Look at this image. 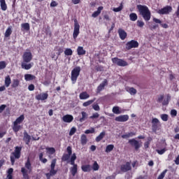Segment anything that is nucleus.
I'll list each match as a JSON object with an SVG mask.
<instances>
[{"mask_svg": "<svg viewBox=\"0 0 179 179\" xmlns=\"http://www.w3.org/2000/svg\"><path fill=\"white\" fill-rule=\"evenodd\" d=\"M137 9L138 10L140 15L143 17L144 20L146 22H149V20H150L151 13L148 6L139 4L137 6Z\"/></svg>", "mask_w": 179, "mask_h": 179, "instance_id": "nucleus-1", "label": "nucleus"}, {"mask_svg": "<svg viewBox=\"0 0 179 179\" xmlns=\"http://www.w3.org/2000/svg\"><path fill=\"white\" fill-rule=\"evenodd\" d=\"M31 163L30 162V159L28 158L25 162L24 167L21 168V173L24 179H29V174L31 173Z\"/></svg>", "mask_w": 179, "mask_h": 179, "instance_id": "nucleus-2", "label": "nucleus"}, {"mask_svg": "<svg viewBox=\"0 0 179 179\" xmlns=\"http://www.w3.org/2000/svg\"><path fill=\"white\" fill-rule=\"evenodd\" d=\"M75 160H76V154L73 153L70 159V164L73 166L70 168V171L73 177H75L78 173V164H75Z\"/></svg>", "mask_w": 179, "mask_h": 179, "instance_id": "nucleus-3", "label": "nucleus"}, {"mask_svg": "<svg viewBox=\"0 0 179 179\" xmlns=\"http://www.w3.org/2000/svg\"><path fill=\"white\" fill-rule=\"evenodd\" d=\"M22 152V147L17 146L13 152L10 157L12 166L15 164V159H20V153Z\"/></svg>", "mask_w": 179, "mask_h": 179, "instance_id": "nucleus-4", "label": "nucleus"}, {"mask_svg": "<svg viewBox=\"0 0 179 179\" xmlns=\"http://www.w3.org/2000/svg\"><path fill=\"white\" fill-rule=\"evenodd\" d=\"M24 121V115H21L19 117H17L15 121L13 122V131L14 132H19L22 126L19 124H22Z\"/></svg>", "mask_w": 179, "mask_h": 179, "instance_id": "nucleus-5", "label": "nucleus"}, {"mask_svg": "<svg viewBox=\"0 0 179 179\" xmlns=\"http://www.w3.org/2000/svg\"><path fill=\"white\" fill-rule=\"evenodd\" d=\"M80 66H76L71 71V80L73 85L76 83V80H78V78H79V75H80Z\"/></svg>", "mask_w": 179, "mask_h": 179, "instance_id": "nucleus-6", "label": "nucleus"}, {"mask_svg": "<svg viewBox=\"0 0 179 179\" xmlns=\"http://www.w3.org/2000/svg\"><path fill=\"white\" fill-rule=\"evenodd\" d=\"M112 62L117 66H128V62L122 59H118V57L113 58Z\"/></svg>", "mask_w": 179, "mask_h": 179, "instance_id": "nucleus-7", "label": "nucleus"}, {"mask_svg": "<svg viewBox=\"0 0 179 179\" xmlns=\"http://www.w3.org/2000/svg\"><path fill=\"white\" fill-rule=\"evenodd\" d=\"M80 29V25H79V23L78 22V20L74 21V29H73V37L74 40H76L78 38V36H79V33Z\"/></svg>", "mask_w": 179, "mask_h": 179, "instance_id": "nucleus-8", "label": "nucleus"}, {"mask_svg": "<svg viewBox=\"0 0 179 179\" xmlns=\"http://www.w3.org/2000/svg\"><path fill=\"white\" fill-rule=\"evenodd\" d=\"M139 47V43L135 40H131L127 43L126 48L127 50H132V48H138Z\"/></svg>", "mask_w": 179, "mask_h": 179, "instance_id": "nucleus-9", "label": "nucleus"}, {"mask_svg": "<svg viewBox=\"0 0 179 179\" xmlns=\"http://www.w3.org/2000/svg\"><path fill=\"white\" fill-rule=\"evenodd\" d=\"M23 62H30L33 59V55L30 51L24 52L22 55Z\"/></svg>", "mask_w": 179, "mask_h": 179, "instance_id": "nucleus-10", "label": "nucleus"}, {"mask_svg": "<svg viewBox=\"0 0 179 179\" xmlns=\"http://www.w3.org/2000/svg\"><path fill=\"white\" fill-rule=\"evenodd\" d=\"M173 10V8L170 6H167L162 9L157 10V13L159 15H167V13H170Z\"/></svg>", "mask_w": 179, "mask_h": 179, "instance_id": "nucleus-11", "label": "nucleus"}, {"mask_svg": "<svg viewBox=\"0 0 179 179\" xmlns=\"http://www.w3.org/2000/svg\"><path fill=\"white\" fill-rule=\"evenodd\" d=\"M129 120V116L128 115H122L115 118V121H117V122H127Z\"/></svg>", "mask_w": 179, "mask_h": 179, "instance_id": "nucleus-12", "label": "nucleus"}, {"mask_svg": "<svg viewBox=\"0 0 179 179\" xmlns=\"http://www.w3.org/2000/svg\"><path fill=\"white\" fill-rule=\"evenodd\" d=\"M33 65H34V63L33 62L29 64V62H22L21 63V68L26 71H29V69H31V68H33Z\"/></svg>", "mask_w": 179, "mask_h": 179, "instance_id": "nucleus-13", "label": "nucleus"}, {"mask_svg": "<svg viewBox=\"0 0 179 179\" xmlns=\"http://www.w3.org/2000/svg\"><path fill=\"white\" fill-rule=\"evenodd\" d=\"M131 169L132 167L131 166V163L127 162L121 166L120 170L121 171H123V173H127V171H131Z\"/></svg>", "mask_w": 179, "mask_h": 179, "instance_id": "nucleus-14", "label": "nucleus"}, {"mask_svg": "<svg viewBox=\"0 0 179 179\" xmlns=\"http://www.w3.org/2000/svg\"><path fill=\"white\" fill-rule=\"evenodd\" d=\"M36 100H41V101H44V100H47L48 99V93L47 92H42L38 94L36 96Z\"/></svg>", "mask_w": 179, "mask_h": 179, "instance_id": "nucleus-15", "label": "nucleus"}, {"mask_svg": "<svg viewBox=\"0 0 179 179\" xmlns=\"http://www.w3.org/2000/svg\"><path fill=\"white\" fill-rule=\"evenodd\" d=\"M129 143H130L131 146H134L136 150H138V149L141 148V143H139V141H136L135 138L130 139Z\"/></svg>", "mask_w": 179, "mask_h": 179, "instance_id": "nucleus-16", "label": "nucleus"}, {"mask_svg": "<svg viewBox=\"0 0 179 179\" xmlns=\"http://www.w3.org/2000/svg\"><path fill=\"white\" fill-rule=\"evenodd\" d=\"M108 82L107 81V80H104L102 83H101L97 89H96V92L97 93H100V92H101V90H104V87H106V86H107Z\"/></svg>", "mask_w": 179, "mask_h": 179, "instance_id": "nucleus-17", "label": "nucleus"}, {"mask_svg": "<svg viewBox=\"0 0 179 179\" xmlns=\"http://www.w3.org/2000/svg\"><path fill=\"white\" fill-rule=\"evenodd\" d=\"M62 121H64V122H67L68 124H69L73 121V116H72V115H66L63 116Z\"/></svg>", "mask_w": 179, "mask_h": 179, "instance_id": "nucleus-18", "label": "nucleus"}, {"mask_svg": "<svg viewBox=\"0 0 179 179\" xmlns=\"http://www.w3.org/2000/svg\"><path fill=\"white\" fill-rule=\"evenodd\" d=\"M118 34L120 38L122 40H125L127 38V34L125 32V31L122 29H118Z\"/></svg>", "mask_w": 179, "mask_h": 179, "instance_id": "nucleus-19", "label": "nucleus"}, {"mask_svg": "<svg viewBox=\"0 0 179 179\" xmlns=\"http://www.w3.org/2000/svg\"><path fill=\"white\" fill-rule=\"evenodd\" d=\"M125 90L126 92L129 93L131 96H135V94H136L137 93L136 89L131 87H126Z\"/></svg>", "mask_w": 179, "mask_h": 179, "instance_id": "nucleus-20", "label": "nucleus"}, {"mask_svg": "<svg viewBox=\"0 0 179 179\" xmlns=\"http://www.w3.org/2000/svg\"><path fill=\"white\" fill-rule=\"evenodd\" d=\"M23 141L25 142L26 145H29V143H30V141H31V136H30L27 131L24 132Z\"/></svg>", "mask_w": 179, "mask_h": 179, "instance_id": "nucleus-21", "label": "nucleus"}, {"mask_svg": "<svg viewBox=\"0 0 179 179\" xmlns=\"http://www.w3.org/2000/svg\"><path fill=\"white\" fill-rule=\"evenodd\" d=\"M45 149L46 153H48L49 159H52V157L51 155L55 153V148L47 147Z\"/></svg>", "mask_w": 179, "mask_h": 179, "instance_id": "nucleus-22", "label": "nucleus"}, {"mask_svg": "<svg viewBox=\"0 0 179 179\" xmlns=\"http://www.w3.org/2000/svg\"><path fill=\"white\" fill-rule=\"evenodd\" d=\"M81 170L84 171V173H90V171L92 170V165L90 164L82 165Z\"/></svg>", "mask_w": 179, "mask_h": 179, "instance_id": "nucleus-23", "label": "nucleus"}, {"mask_svg": "<svg viewBox=\"0 0 179 179\" xmlns=\"http://www.w3.org/2000/svg\"><path fill=\"white\" fill-rule=\"evenodd\" d=\"M79 97L80 100H87L90 97V95L87 92H83L80 94Z\"/></svg>", "mask_w": 179, "mask_h": 179, "instance_id": "nucleus-24", "label": "nucleus"}, {"mask_svg": "<svg viewBox=\"0 0 179 179\" xmlns=\"http://www.w3.org/2000/svg\"><path fill=\"white\" fill-rule=\"evenodd\" d=\"M10 83H12V80L10 79V76H7L5 77V80H4V85L6 87H9L10 86Z\"/></svg>", "mask_w": 179, "mask_h": 179, "instance_id": "nucleus-25", "label": "nucleus"}, {"mask_svg": "<svg viewBox=\"0 0 179 179\" xmlns=\"http://www.w3.org/2000/svg\"><path fill=\"white\" fill-rule=\"evenodd\" d=\"M81 118H80L79 121L80 122H83L84 121H86L87 120V117H89V115L85 111L81 112Z\"/></svg>", "mask_w": 179, "mask_h": 179, "instance_id": "nucleus-26", "label": "nucleus"}, {"mask_svg": "<svg viewBox=\"0 0 179 179\" xmlns=\"http://www.w3.org/2000/svg\"><path fill=\"white\" fill-rule=\"evenodd\" d=\"M77 54L78 55H85L86 54V50L83 49V47L78 46L77 48Z\"/></svg>", "mask_w": 179, "mask_h": 179, "instance_id": "nucleus-27", "label": "nucleus"}, {"mask_svg": "<svg viewBox=\"0 0 179 179\" xmlns=\"http://www.w3.org/2000/svg\"><path fill=\"white\" fill-rule=\"evenodd\" d=\"M103 10V6H99L98 8H97V10L96 11H94L92 16V17H97V16H99V15H100V13H101V10Z\"/></svg>", "mask_w": 179, "mask_h": 179, "instance_id": "nucleus-28", "label": "nucleus"}, {"mask_svg": "<svg viewBox=\"0 0 179 179\" xmlns=\"http://www.w3.org/2000/svg\"><path fill=\"white\" fill-rule=\"evenodd\" d=\"M0 6L1 10H6L8 9V6L6 5V1L5 0H0Z\"/></svg>", "mask_w": 179, "mask_h": 179, "instance_id": "nucleus-29", "label": "nucleus"}, {"mask_svg": "<svg viewBox=\"0 0 179 179\" xmlns=\"http://www.w3.org/2000/svg\"><path fill=\"white\" fill-rule=\"evenodd\" d=\"M10 34H12V26H10L7 28L4 34V36L6 38H8V37H10Z\"/></svg>", "mask_w": 179, "mask_h": 179, "instance_id": "nucleus-30", "label": "nucleus"}, {"mask_svg": "<svg viewBox=\"0 0 179 179\" xmlns=\"http://www.w3.org/2000/svg\"><path fill=\"white\" fill-rule=\"evenodd\" d=\"M136 134L134 132L127 133L126 134L122 135V138L123 139H128V138H132V136H135Z\"/></svg>", "mask_w": 179, "mask_h": 179, "instance_id": "nucleus-31", "label": "nucleus"}, {"mask_svg": "<svg viewBox=\"0 0 179 179\" xmlns=\"http://www.w3.org/2000/svg\"><path fill=\"white\" fill-rule=\"evenodd\" d=\"M24 79H25V80H27V82H29L30 80H34V79H36V76H34L31 74H25Z\"/></svg>", "mask_w": 179, "mask_h": 179, "instance_id": "nucleus-32", "label": "nucleus"}, {"mask_svg": "<svg viewBox=\"0 0 179 179\" xmlns=\"http://www.w3.org/2000/svg\"><path fill=\"white\" fill-rule=\"evenodd\" d=\"M96 101V98H94L93 99L89 100L87 101H85L83 103V107H88V106H90V104H93Z\"/></svg>", "mask_w": 179, "mask_h": 179, "instance_id": "nucleus-33", "label": "nucleus"}, {"mask_svg": "<svg viewBox=\"0 0 179 179\" xmlns=\"http://www.w3.org/2000/svg\"><path fill=\"white\" fill-rule=\"evenodd\" d=\"M81 145L84 146V145H86L87 143V137L86 136V134L81 135Z\"/></svg>", "mask_w": 179, "mask_h": 179, "instance_id": "nucleus-34", "label": "nucleus"}, {"mask_svg": "<svg viewBox=\"0 0 179 179\" xmlns=\"http://www.w3.org/2000/svg\"><path fill=\"white\" fill-rule=\"evenodd\" d=\"M129 19L131 20V22H136V20H138V15L135 13H131L129 15Z\"/></svg>", "mask_w": 179, "mask_h": 179, "instance_id": "nucleus-35", "label": "nucleus"}, {"mask_svg": "<svg viewBox=\"0 0 179 179\" xmlns=\"http://www.w3.org/2000/svg\"><path fill=\"white\" fill-rule=\"evenodd\" d=\"M91 167H92V170H93L94 171H99V169H100V166L96 161L94 162V164Z\"/></svg>", "mask_w": 179, "mask_h": 179, "instance_id": "nucleus-36", "label": "nucleus"}, {"mask_svg": "<svg viewBox=\"0 0 179 179\" xmlns=\"http://www.w3.org/2000/svg\"><path fill=\"white\" fill-rule=\"evenodd\" d=\"M104 136H106V131L101 132L100 134L98 136H96V141L100 142V141H101V139H103Z\"/></svg>", "mask_w": 179, "mask_h": 179, "instance_id": "nucleus-37", "label": "nucleus"}, {"mask_svg": "<svg viewBox=\"0 0 179 179\" xmlns=\"http://www.w3.org/2000/svg\"><path fill=\"white\" fill-rule=\"evenodd\" d=\"M55 51H57V55H61V54H62V52H64V48L57 46L55 48Z\"/></svg>", "mask_w": 179, "mask_h": 179, "instance_id": "nucleus-38", "label": "nucleus"}, {"mask_svg": "<svg viewBox=\"0 0 179 179\" xmlns=\"http://www.w3.org/2000/svg\"><path fill=\"white\" fill-rule=\"evenodd\" d=\"M20 83V81L18 79H14L11 86L13 88H16V87H17V86H19Z\"/></svg>", "mask_w": 179, "mask_h": 179, "instance_id": "nucleus-39", "label": "nucleus"}, {"mask_svg": "<svg viewBox=\"0 0 179 179\" xmlns=\"http://www.w3.org/2000/svg\"><path fill=\"white\" fill-rule=\"evenodd\" d=\"M114 149V145L110 144L106 146L105 152L106 153H110Z\"/></svg>", "mask_w": 179, "mask_h": 179, "instance_id": "nucleus-40", "label": "nucleus"}, {"mask_svg": "<svg viewBox=\"0 0 179 179\" xmlns=\"http://www.w3.org/2000/svg\"><path fill=\"white\" fill-rule=\"evenodd\" d=\"M152 132H155V134H156L157 131H159V124H152Z\"/></svg>", "mask_w": 179, "mask_h": 179, "instance_id": "nucleus-41", "label": "nucleus"}, {"mask_svg": "<svg viewBox=\"0 0 179 179\" xmlns=\"http://www.w3.org/2000/svg\"><path fill=\"white\" fill-rule=\"evenodd\" d=\"M21 27H22L24 30H27V31L30 30V24H29V23H24V24H22Z\"/></svg>", "mask_w": 179, "mask_h": 179, "instance_id": "nucleus-42", "label": "nucleus"}, {"mask_svg": "<svg viewBox=\"0 0 179 179\" xmlns=\"http://www.w3.org/2000/svg\"><path fill=\"white\" fill-rule=\"evenodd\" d=\"M73 54V51H72V49H71V48H66L64 50L65 55L69 56V55H72Z\"/></svg>", "mask_w": 179, "mask_h": 179, "instance_id": "nucleus-43", "label": "nucleus"}, {"mask_svg": "<svg viewBox=\"0 0 179 179\" xmlns=\"http://www.w3.org/2000/svg\"><path fill=\"white\" fill-rule=\"evenodd\" d=\"M171 99V96H170V95H167V98L165 99L162 102V106H167V104H169V102L170 101Z\"/></svg>", "mask_w": 179, "mask_h": 179, "instance_id": "nucleus-44", "label": "nucleus"}, {"mask_svg": "<svg viewBox=\"0 0 179 179\" xmlns=\"http://www.w3.org/2000/svg\"><path fill=\"white\" fill-rule=\"evenodd\" d=\"M71 157V155H68V154H64L62 156V162H68L69 160Z\"/></svg>", "mask_w": 179, "mask_h": 179, "instance_id": "nucleus-45", "label": "nucleus"}, {"mask_svg": "<svg viewBox=\"0 0 179 179\" xmlns=\"http://www.w3.org/2000/svg\"><path fill=\"white\" fill-rule=\"evenodd\" d=\"M113 113H114V114H121V111L120 110V107L114 106L113 108Z\"/></svg>", "mask_w": 179, "mask_h": 179, "instance_id": "nucleus-46", "label": "nucleus"}, {"mask_svg": "<svg viewBox=\"0 0 179 179\" xmlns=\"http://www.w3.org/2000/svg\"><path fill=\"white\" fill-rule=\"evenodd\" d=\"M100 117V115L98 113H94L90 117V120H96Z\"/></svg>", "mask_w": 179, "mask_h": 179, "instance_id": "nucleus-47", "label": "nucleus"}, {"mask_svg": "<svg viewBox=\"0 0 179 179\" xmlns=\"http://www.w3.org/2000/svg\"><path fill=\"white\" fill-rule=\"evenodd\" d=\"M92 108L94 111H100V106L98 103H94L92 105Z\"/></svg>", "mask_w": 179, "mask_h": 179, "instance_id": "nucleus-48", "label": "nucleus"}, {"mask_svg": "<svg viewBox=\"0 0 179 179\" xmlns=\"http://www.w3.org/2000/svg\"><path fill=\"white\" fill-rule=\"evenodd\" d=\"M6 68V62L5 61L0 62V71Z\"/></svg>", "mask_w": 179, "mask_h": 179, "instance_id": "nucleus-49", "label": "nucleus"}, {"mask_svg": "<svg viewBox=\"0 0 179 179\" xmlns=\"http://www.w3.org/2000/svg\"><path fill=\"white\" fill-rule=\"evenodd\" d=\"M55 164H57V159H53L50 164V169H55Z\"/></svg>", "mask_w": 179, "mask_h": 179, "instance_id": "nucleus-50", "label": "nucleus"}, {"mask_svg": "<svg viewBox=\"0 0 179 179\" xmlns=\"http://www.w3.org/2000/svg\"><path fill=\"white\" fill-rule=\"evenodd\" d=\"M161 119L162 121H169V115L167 114L161 115Z\"/></svg>", "mask_w": 179, "mask_h": 179, "instance_id": "nucleus-51", "label": "nucleus"}, {"mask_svg": "<svg viewBox=\"0 0 179 179\" xmlns=\"http://www.w3.org/2000/svg\"><path fill=\"white\" fill-rule=\"evenodd\" d=\"M167 151V149L164 148L162 150H156V152L158 153V155H164L166 152Z\"/></svg>", "mask_w": 179, "mask_h": 179, "instance_id": "nucleus-52", "label": "nucleus"}, {"mask_svg": "<svg viewBox=\"0 0 179 179\" xmlns=\"http://www.w3.org/2000/svg\"><path fill=\"white\" fill-rule=\"evenodd\" d=\"M85 134H86L87 135L89 134H94V128L92 127L90 129L85 130Z\"/></svg>", "mask_w": 179, "mask_h": 179, "instance_id": "nucleus-53", "label": "nucleus"}, {"mask_svg": "<svg viewBox=\"0 0 179 179\" xmlns=\"http://www.w3.org/2000/svg\"><path fill=\"white\" fill-rule=\"evenodd\" d=\"M76 132V127H72L69 131V136H72V135H75Z\"/></svg>", "mask_w": 179, "mask_h": 179, "instance_id": "nucleus-54", "label": "nucleus"}, {"mask_svg": "<svg viewBox=\"0 0 179 179\" xmlns=\"http://www.w3.org/2000/svg\"><path fill=\"white\" fill-rule=\"evenodd\" d=\"M113 12H121L122 10V4H121L119 7L117 8H114L113 9Z\"/></svg>", "mask_w": 179, "mask_h": 179, "instance_id": "nucleus-55", "label": "nucleus"}, {"mask_svg": "<svg viewBox=\"0 0 179 179\" xmlns=\"http://www.w3.org/2000/svg\"><path fill=\"white\" fill-rule=\"evenodd\" d=\"M137 26L138 27H143L145 26V22H143V21L138 20L137 21Z\"/></svg>", "mask_w": 179, "mask_h": 179, "instance_id": "nucleus-56", "label": "nucleus"}, {"mask_svg": "<svg viewBox=\"0 0 179 179\" xmlns=\"http://www.w3.org/2000/svg\"><path fill=\"white\" fill-rule=\"evenodd\" d=\"M50 6H51V8H55V6H58V3H57V1H52L50 3Z\"/></svg>", "mask_w": 179, "mask_h": 179, "instance_id": "nucleus-57", "label": "nucleus"}, {"mask_svg": "<svg viewBox=\"0 0 179 179\" xmlns=\"http://www.w3.org/2000/svg\"><path fill=\"white\" fill-rule=\"evenodd\" d=\"M67 152L69 155L71 156V155H72V148L71 146H68L66 148Z\"/></svg>", "mask_w": 179, "mask_h": 179, "instance_id": "nucleus-58", "label": "nucleus"}, {"mask_svg": "<svg viewBox=\"0 0 179 179\" xmlns=\"http://www.w3.org/2000/svg\"><path fill=\"white\" fill-rule=\"evenodd\" d=\"M28 90H29V92H33V90H34V85L31 84L28 86Z\"/></svg>", "mask_w": 179, "mask_h": 179, "instance_id": "nucleus-59", "label": "nucleus"}, {"mask_svg": "<svg viewBox=\"0 0 179 179\" xmlns=\"http://www.w3.org/2000/svg\"><path fill=\"white\" fill-rule=\"evenodd\" d=\"M52 176H55L57 174V170L50 169V171L49 172Z\"/></svg>", "mask_w": 179, "mask_h": 179, "instance_id": "nucleus-60", "label": "nucleus"}, {"mask_svg": "<svg viewBox=\"0 0 179 179\" xmlns=\"http://www.w3.org/2000/svg\"><path fill=\"white\" fill-rule=\"evenodd\" d=\"M171 115H172L173 117H176L177 115V110H171Z\"/></svg>", "mask_w": 179, "mask_h": 179, "instance_id": "nucleus-61", "label": "nucleus"}, {"mask_svg": "<svg viewBox=\"0 0 179 179\" xmlns=\"http://www.w3.org/2000/svg\"><path fill=\"white\" fill-rule=\"evenodd\" d=\"M160 122L159 121V119L157 118H153L152 120V124H159Z\"/></svg>", "mask_w": 179, "mask_h": 179, "instance_id": "nucleus-62", "label": "nucleus"}, {"mask_svg": "<svg viewBox=\"0 0 179 179\" xmlns=\"http://www.w3.org/2000/svg\"><path fill=\"white\" fill-rule=\"evenodd\" d=\"M153 22H155V23H157L158 24H162V21L157 18H153Z\"/></svg>", "mask_w": 179, "mask_h": 179, "instance_id": "nucleus-63", "label": "nucleus"}, {"mask_svg": "<svg viewBox=\"0 0 179 179\" xmlns=\"http://www.w3.org/2000/svg\"><path fill=\"white\" fill-rule=\"evenodd\" d=\"M175 164H177V166H178L179 164V155L177 156V157L175 159Z\"/></svg>", "mask_w": 179, "mask_h": 179, "instance_id": "nucleus-64", "label": "nucleus"}]
</instances>
